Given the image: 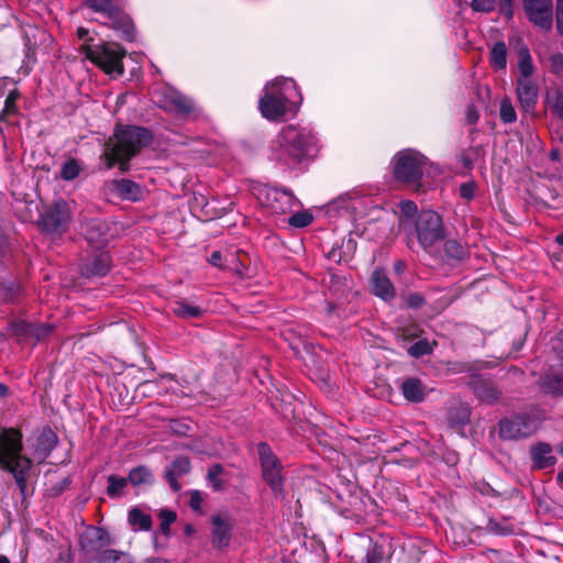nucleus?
Returning a JSON list of instances; mask_svg holds the SVG:
<instances>
[{
  "label": "nucleus",
  "instance_id": "9d476101",
  "mask_svg": "<svg viewBox=\"0 0 563 563\" xmlns=\"http://www.w3.org/2000/svg\"><path fill=\"white\" fill-rule=\"evenodd\" d=\"M541 417L538 413H520L499 422V435L505 440L528 438L541 427Z\"/></svg>",
  "mask_w": 563,
  "mask_h": 563
},
{
  "label": "nucleus",
  "instance_id": "f3484780",
  "mask_svg": "<svg viewBox=\"0 0 563 563\" xmlns=\"http://www.w3.org/2000/svg\"><path fill=\"white\" fill-rule=\"evenodd\" d=\"M470 386L477 399L482 402L495 405L503 398V391L490 379L474 377Z\"/></svg>",
  "mask_w": 563,
  "mask_h": 563
},
{
  "label": "nucleus",
  "instance_id": "5701e85b",
  "mask_svg": "<svg viewBox=\"0 0 563 563\" xmlns=\"http://www.w3.org/2000/svg\"><path fill=\"white\" fill-rule=\"evenodd\" d=\"M373 291L384 300L395 297V288L384 271L376 269L372 276Z\"/></svg>",
  "mask_w": 563,
  "mask_h": 563
},
{
  "label": "nucleus",
  "instance_id": "cd10ccee",
  "mask_svg": "<svg viewBox=\"0 0 563 563\" xmlns=\"http://www.w3.org/2000/svg\"><path fill=\"white\" fill-rule=\"evenodd\" d=\"M542 388L554 396H563V368L550 371L542 377Z\"/></svg>",
  "mask_w": 563,
  "mask_h": 563
},
{
  "label": "nucleus",
  "instance_id": "09e8293b",
  "mask_svg": "<svg viewBox=\"0 0 563 563\" xmlns=\"http://www.w3.org/2000/svg\"><path fill=\"white\" fill-rule=\"evenodd\" d=\"M172 471H175L180 476L187 474L190 471L189 459L186 456H179L175 459L173 462Z\"/></svg>",
  "mask_w": 563,
  "mask_h": 563
},
{
  "label": "nucleus",
  "instance_id": "f704fd0d",
  "mask_svg": "<svg viewBox=\"0 0 563 563\" xmlns=\"http://www.w3.org/2000/svg\"><path fill=\"white\" fill-rule=\"evenodd\" d=\"M444 254L449 260L462 262L467 257L468 252L459 241L450 239L444 243Z\"/></svg>",
  "mask_w": 563,
  "mask_h": 563
},
{
  "label": "nucleus",
  "instance_id": "69168bd1",
  "mask_svg": "<svg viewBox=\"0 0 563 563\" xmlns=\"http://www.w3.org/2000/svg\"><path fill=\"white\" fill-rule=\"evenodd\" d=\"M478 113L477 111L475 110L474 107H468L467 109V112H466V122L468 124H475L477 121H478Z\"/></svg>",
  "mask_w": 563,
  "mask_h": 563
},
{
  "label": "nucleus",
  "instance_id": "7ed1b4c3",
  "mask_svg": "<svg viewBox=\"0 0 563 563\" xmlns=\"http://www.w3.org/2000/svg\"><path fill=\"white\" fill-rule=\"evenodd\" d=\"M317 139L306 129L295 125L285 126L277 139V159L287 164H297L317 153Z\"/></svg>",
  "mask_w": 563,
  "mask_h": 563
},
{
  "label": "nucleus",
  "instance_id": "39448f33",
  "mask_svg": "<svg viewBox=\"0 0 563 563\" xmlns=\"http://www.w3.org/2000/svg\"><path fill=\"white\" fill-rule=\"evenodd\" d=\"M86 7L99 13L98 21L114 30L122 40L126 42L135 40V25L131 16L112 0H86Z\"/></svg>",
  "mask_w": 563,
  "mask_h": 563
},
{
  "label": "nucleus",
  "instance_id": "a878e982",
  "mask_svg": "<svg viewBox=\"0 0 563 563\" xmlns=\"http://www.w3.org/2000/svg\"><path fill=\"white\" fill-rule=\"evenodd\" d=\"M87 563H133V560L126 552L104 549L88 558Z\"/></svg>",
  "mask_w": 563,
  "mask_h": 563
},
{
  "label": "nucleus",
  "instance_id": "6e6d98bb",
  "mask_svg": "<svg viewBox=\"0 0 563 563\" xmlns=\"http://www.w3.org/2000/svg\"><path fill=\"white\" fill-rule=\"evenodd\" d=\"M179 476L180 475H178L175 471L172 470H168L165 473V479L168 482L174 492H178L180 489V485L178 483Z\"/></svg>",
  "mask_w": 563,
  "mask_h": 563
},
{
  "label": "nucleus",
  "instance_id": "774afa93",
  "mask_svg": "<svg viewBox=\"0 0 563 563\" xmlns=\"http://www.w3.org/2000/svg\"><path fill=\"white\" fill-rule=\"evenodd\" d=\"M142 563H167V560L161 556H151L144 559Z\"/></svg>",
  "mask_w": 563,
  "mask_h": 563
},
{
  "label": "nucleus",
  "instance_id": "e2e57ef3",
  "mask_svg": "<svg viewBox=\"0 0 563 563\" xmlns=\"http://www.w3.org/2000/svg\"><path fill=\"white\" fill-rule=\"evenodd\" d=\"M202 497L198 490H194L190 494V507L194 510H198L201 506Z\"/></svg>",
  "mask_w": 563,
  "mask_h": 563
},
{
  "label": "nucleus",
  "instance_id": "f257e3e1",
  "mask_svg": "<svg viewBox=\"0 0 563 563\" xmlns=\"http://www.w3.org/2000/svg\"><path fill=\"white\" fill-rule=\"evenodd\" d=\"M153 141L150 130L137 125H118L113 137L106 144L103 158L106 167L119 165L121 173L130 169V161Z\"/></svg>",
  "mask_w": 563,
  "mask_h": 563
},
{
  "label": "nucleus",
  "instance_id": "4d7b16f0",
  "mask_svg": "<svg viewBox=\"0 0 563 563\" xmlns=\"http://www.w3.org/2000/svg\"><path fill=\"white\" fill-rule=\"evenodd\" d=\"M11 16V11L5 0H0V24H5L9 22Z\"/></svg>",
  "mask_w": 563,
  "mask_h": 563
},
{
  "label": "nucleus",
  "instance_id": "79ce46f5",
  "mask_svg": "<svg viewBox=\"0 0 563 563\" xmlns=\"http://www.w3.org/2000/svg\"><path fill=\"white\" fill-rule=\"evenodd\" d=\"M500 119L504 123H512L517 120L516 110L508 98L500 101Z\"/></svg>",
  "mask_w": 563,
  "mask_h": 563
},
{
  "label": "nucleus",
  "instance_id": "0e129e2a",
  "mask_svg": "<svg viewBox=\"0 0 563 563\" xmlns=\"http://www.w3.org/2000/svg\"><path fill=\"white\" fill-rule=\"evenodd\" d=\"M499 8L508 18L512 16V0H498Z\"/></svg>",
  "mask_w": 563,
  "mask_h": 563
},
{
  "label": "nucleus",
  "instance_id": "338daca9",
  "mask_svg": "<svg viewBox=\"0 0 563 563\" xmlns=\"http://www.w3.org/2000/svg\"><path fill=\"white\" fill-rule=\"evenodd\" d=\"M554 350L556 351L559 357L563 361V333L560 334L559 338L556 339Z\"/></svg>",
  "mask_w": 563,
  "mask_h": 563
},
{
  "label": "nucleus",
  "instance_id": "c03bdc74",
  "mask_svg": "<svg viewBox=\"0 0 563 563\" xmlns=\"http://www.w3.org/2000/svg\"><path fill=\"white\" fill-rule=\"evenodd\" d=\"M400 211L402 216L407 220H413L416 216L418 217V208L417 205L411 200H402L399 203Z\"/></svg>",
  "mask_w": 563,
  "mask_h": 563
},
{
  "label": "nucleus",
  "instance_id": "a18cd8bd",
  "mask_svg": "<svg viewBox=\"0 0 563 563\" xmlns=\"http://www.w3.org/2000/svg\"><path fill=\"white\" fill-rule=\"evenodd\" d=\"M549 67L551 73L563 77V54L556 53L551 55L549 58Z\"/></svg>",
  "mask_w": 563,
  "mask_h": 563
},
{
  "label": "nucleus",
  "instance_id": "2f4dec72",
  "mask_svg": "<svg viewBox=\"0 0 563 563\" xmlns=\"http://www.w3.org/2000/svg\"><path fill=\"white\" fill-rule=\"evenodd\" d=\"M517 56L521 78H529L533 74L534 66L528 46L520 44L517 48Z\"/></svg>",
  "mask_w": 563,
  "mask_h": 563
},
{
  "label": "nucleus",
  "instance_id": "20e7f679",
  "mask_svg": "<svg viewBox=\"0 0 563 563\" xmlns=\"http://www.w3.org/2000/svg\"><path fill=\"white\" fill-rule=\"evenodd\" d=\"M428 163V158L420 152L412 148L402 150L391 159L394 177L407 187L423 191L421 179Z\"/></svg>",
  "mask_w": 563,
  "mask_h": 563
},
{
  "label": "nucleus",
  "instance_id": "052dcab7",
  "mask_svg": "<svg viewBox=\"0 0 563 563\" xmlns=\"http://www.w3.org/2000/svg\"><path fill=\"white\" fill-rule=\"evenodd\" d=\"M408 306L419 308L423 305V298L419 294H410L407 298Z\"/></svg>",
  "mask_w": 563,
  "mask_h": 563
},
{
  "label": "nucleus",
  "instance_id": "680f3d73",
  "mask_svg": "<svg viewBox=\"0 0 563 563\" xmlns=\"http://www.w3.org/2000/svg\"><path fill=\"white\" fill-rule=\"evenodd\" d=\"M208 262L216 267L223 268L222 254L219 251H213L210 254Z\"/></svg>",
  "mask_w": 563,
  "mask_h": 563
},
{
  "label": "nucleus",
  "instance_id": "473e14b6",
  "mask_svg": "<svg viewBox=\"0 0 563 563\" xmlns=\"http://www.w3.org/2000/svg\"><path fill=\"white\" fill-rule=\"evenodd\" d=\"M128 478L133 486L152 485L154 483V475L145 465H139L132 468L129 472Z\"/></svg>",
  "mask_w": 563,
  "mask_h": 563
},
{
  "label": "nucleus",
  "instance_id": "a19ab883",
  "mask_svg": "<svg viewBox=\"0 0 563 563\" xmlns=\"http://www.w3.org/2000/svg\"><path fill=\"white\" fill-rule=\"evenodd\" d=\"M161 520V531L163 534L168 536L170 532V525L176 521V512L169 509H162L158 514Z\"/></svg>",
  "mask_w": 563,
  "mask_h": 563
},
{
  "label": "nucleus",
  "instance_id": "6e6552de",
  "mask_svg": "<svg viewBox=\"0 0 563 563\" xmlns=\"http://www.w3.org/2000/svg\"><path fill=\"white\" fill-rule=\"evenodd\" d=\"M415 230L420 245L428 250L445 236L442 218L433 210H422L415 221Z\"/></svg>",
  "mask_w": 563,
  "mask_h": 563
},
{
  "label": "nucleus",
  "instance_id": "c85d7f7f",
  "mask_svg": "<svg viewBox=\"0 0 563 563\" xmlns=\"http://www.w3.org/2000/svg\"><path fill=\"white\" fill-rule=\"evenodd\" d=\"M128 521L134 531H150L152 528V517L137 507L130 509Z\"/></svg>",
  "mask_w": 563,
  "mask_h": 563
},
{
  "label": "nucleus",
  "instance_id": "72a5a7b5",
  "mask_svg": "<svg viewBox=\"0 0 563 563\" xmlns=\"http://www.w3.org/2000/svg\"><path fill=\"white\" fill-rule=\"evenodd\" d=\"M23 297V289L13 282H0V302H18Z\"/></svg>",
  "mask_w": 563,
  "mask_h": 563
},
{
  "label": "nucleus",
  "instance_id": "423d86ee",
  "mask_svg": "<svg viewBox=\"0 0 563 563\" xmlns=\"http://www.w3.org/2000/svg\"><path fill=\"white\" fill-rule=\"evenodd\" d=\"M81 52L86 58L97 65L107 75L113 78L124 74L123 58L126 55L125 48L115 42H104L98 45L82 44Z\"/></svg>",
  "mask_w": 563,
  "mask_h": 563
},
{
  "label": "nucleus",
  "instance_id": "e433bc0d",
  "mask_svg": "<svg viewBox=\"0 0 563 563\" xmlns=\"http://www.w3.org/2000/svg\"><path fill=\"white\" fill-rule=\"evenodd\" d=\"M20 96L21 95L18 89L10 90L5 98L4 107L0 112L1 121H8L11 115H14L19 112L16 101L20 99Z\"/></svg>",
  "mask_w": 563,
  "mask_h": 563
},
{
  "label": "nucleus",
  "instance_id": "f03ea898",
  "mask_svg": "<svg viewBox=\"0 0 563 563\" xmlns=\"http://www.w3.org/2000/svg\"><path fill=\"white\" fill-rule=\"evenodd\" d=\"M23 435L15 428H3L0 431V470L11 473L24 493L32 461L23 454Z\"/></svg>",
  "mask_w": 563,
  "mask_h": 563
},
{
  "label": "nucleus",
  "instance_id": "b1692460",
  "mask_svg": "<svg viewBox=\"0 0 563 563\" xmlns=\"http://www.w3.org/2000/svg\"><path fill=\"white\" fill-rule=\"evenodd\" d=\"M400 389L404 397L411 402H421L426 397V387L421 380L416 377L404 379Z\"/></svg>",
  "mask_w": 563,
  "mask_h": 563
},
{
  "label": "nucleus",
  "instance_id": "c9c22d12",
  "mask_svg": "<svg viewBox=\"0 0 563 563\" xmlns=\"http://www.w3.org/2000/svg\"><path fill=\"white\" fill-rule=\"evenodd\" d=\"M490 65L495 69H505L507 65V47L504 42H497L490 49Z\"/></svg>",
  "mask_w": 563,
  "mask_h": 563
},
{
  "label": "nucleus",
  "instance_id": "4be33fe9",
  "mask_svg": "<svg viewBox=\"0 0 563 563\" xmlns=\"http://www.w3.org/2000/svg\"><path fill=\"white\" fill-rule=\"evenodd\" d=\"M519 103L525 111H531L538 100V88L530 78H519L517 81Z\"/></svg>",
  "mask_w": 563,
  "mask_h": 563
},
{
  "label": "nucleus",
  "instance_id": "a211bd4d",
  "mask_svg": "<svg viewBox=\"0 0 563 563\" xmlns=\"http://www.w3.org/2000/svg\"><path fill=\"white\" fill-rule=\"evenodd\" d=\"M110 269V256L107 252L91 254L80 264V273L85 277L104 276Z\"/></svg>",
  "mask_w": 563,
  "mask_h": 563
},
{
  "label": "nucleus",
  "instance_id": "603ef678",
  "mask_svg": "<svg viewBox=\"0 0 563 563\" xmlns=\"http://www.w3.org/2000/svg\"><path fill=\"white\" fill-rule=\"evenodd\" d=\"M21 329L24 330L25 333H30L36 336L38 341L44 334L48 333L52 330L51 325H45L42 328L34 327L33 324H22Z\"/></svg>",
  "mask_w": 563,
  "mask_h": 563
},
{
  "label": "nucleus",
  "instance_id": "c756f323",
  "mask_svg": "<svg viewBox=\"0 0 563 563\" xmlns=\"http://www.w3.org/2000/svg\"><path fill=\"white\" fill-rule=\"evenodd\" d=\"M173 313L181 319H197L203 313V309L189 303L188 301L180 299L176 300L172 307Z\"/></svg>",
  "mask_w": 563,
  "mask_h": 563
},
{
  "label": "nucleus",
  "instance_id": "4c0bfd02",
  "mask_svg": "<svg viewBox=\"0 0 563 563\" xmlns=\"http://www.w3.org/2000/svg\"><path fill=\"white\" fill-rule=\"evenodd\" d=\"M129 478L120 477L117 475L108 476L107 494L111 498H118L123 494V489L126 487Z\"/></svg>",
  "mask_w": 563,
  "mask_h": 563
},
{
  "label": "nucleus",
  "instance_id": "aec40b11",
  "mask_svg": "<svg viewBox=\"0 0 563 563\" xmlns=\"http://www.w3.org/2000/svg\"><path fill=\"white\" fill-rule=\"evenodd\" d=\"M553 449L551 444L545 442H538L530 448V457L532 467L543 470L552 467L556 464V457L552 454Z\"/></svg>",
  "mask_w": 563,
  "mask_h": 563
},
{
  "label": "nucleus",
  "instance_id": "4468645a",
  "mask_svg": "<svg viewBox=\"0 0 563 563\" xmlns=\"http://www.w3.org/2000/svg\"><path fill=\"white\" fill-rule=\"evenodd\" d=\"M523 9L529 21L534 25L547 31L552 27V0H523Z\"/></svg>",
  "mask_w": 563,
  "mask_h": 563
},
{
  "label": "nucleus",
  "instance_id": "6ab92c4d",
  "mask_svg": "<svg viewBox=\"0 0 563 563\" xmlns=\"http://www.w3.org/2000/svg\"><path fill=\"white\" fill-rule=\"evenodd\" d=\"M258 108L262 115L269 121L282 120L289 110V107L277 99L274 93L265 91L260 98Z\"/></svg>",
  "mask_w": 563,
  "mask_h": 563
},
{
  "label": "nucleus",
  "instance_id": "1a4fd4ad",
  "mask_svg": "<svg viewBox=\"0 0 563 563\" xmlns=\"http://www.w3.org/2000/svg\"><path fill=\"white\" fill-rule=\"evenodd\" d=\"M257 453L262 467V477L276 497H284V477L282 463L265 442L257 444Z\"/></svg>",
  "mask_w": 563,
  "mask_h": 563
},
{
  "label": "nucleus",
  "instance_id": "3c124183",
  "mask_svg": "<svg viewBox=\"0 0 563 563\" xmlns=\"http://www.w3.org/2000/svg\"><path fill=\"white\" fill-rule=\"evenodd\" d=\"M475 181L463 183L459 188L460 196L467 201L472 200L475 196Z\"/></svg>",
  "mask_w": 563,
  "mask_h": 563
},
{
  "label": "nucleus",
  "instance_id": "412c9836",
  "mask_svg": "<svg viewBox=\"0 0 563 563\" xmlns=\"http://www.w3.org/2000/svg\"><path fill=\"white\" fill-rule=\"evenodd\" d=\"M267 203L275 213H287L296 205L295 196L287 189H273L267 194Z\"/></svg>",
  "mask_w": 563,
  "mask_h": 563
},
{
  "label": "nucleus",
  "instance_id": "0eeeda50",
  "mask_svg": "<svg viewBox=\"0 0 563 563\" xmlns=\"http://www.w3.org/2000/svg\"><path fill=\"white\" fill-rule=\"evenodd\" d=\"M157 103L165 112L179 119L189 120L198 115L196 102L172 86H165L155 92Z\"/></svg>",
  "mask_w": 563,
  "mask_h": 563
},
{
  "label": "nucleus",
  "instance_id": "393cba45",
  "mask_svg": "<svg viewBox=\"0 0 563 563\" xmlns=\"http://www.w3.org/2000/svg\"><path fill=\"white\" fill-rule=\"evenodd\" d=\"M112 186L118 195L123 199L137 201L143 197L142 187L130 179L113 180Z\"/></svg>",
  "mask_w": 563,
  "mask_h": 563
},
{
  "label": "nucleus",
  "instance_id": "de8ad7c7",
  "mask_svg": "<svg viewBox=\"0 0 563 563\" xmlns=\"http://www.w3.org/2000/svg\"><path fill=\"white\" fill-rule=\"evenodd\" d=\"M496 7V0H473L471 8L476 12H492Z\"/></svg>",
  "mask_w": 563,
  "mask_h": 563
},
{
  "label": "nucleus",
  "instance_id": "2eb2a0df",
  "mask_svg": "<svg viewBox=\"0 0 563 563\" xmlns=\"http://www.w3.org/2000/svg\"><path fill=\"white\" fill-rule=\"evenodd\" d=\"M265 92L274 93L284 104L289 107L301 102V96L298 91L296 82L290 78H277L273 82L266 85Z\"/></svg>",
  "mask_w": 563,
  "mask_h": 563
},
{
  "label": "nucleus",
  "instance_id": "13d9d810",
  "mask_svg": "<svg viewBox=\"0 0 563 563\" xmlns=\"http://www.w3.org/2000/svg\"><path fill=\"white\" fill-rule=\"evenodd\" d=\"M556 26L563 34V0H556Z\"/></svg>",
  "mask_w": 563,
  "mask_h": 563
},
{
  "label": "nucleus",
  "instance_id": "ea45409f",
  "mask_svg": "<svg viewBox=\"0 0 563 563\" xmlns=\"http://www.w3.org/2000/svg\"><path fill=\"white\" fill-rule=\"evenodd\" d=\"M81 170L80 165L74 158L66 161L60 170V177L65 180H73L78 177Z\"/></svg>",
  "mask_w": 563,
  "mask_h": 563
},
{
  "label": "nucleus",
  "instance_id": "49530a36",
  "mask_svg": "<svg viewBox=\"0 0 563 563\" xmlns=\"http://www.w3.org/2000/svg\"><path fill=\"white\" fill-rule=\"evenodd\" d=\"M430 352L431 347L426 341L416 342L408 349V353L413 357H420L422 355L429 354Z\"/></svg>",
  "mask_w": 563,
  "mask_h": 563
},
{
  "label": "nucleus",
  "instance_id": "37998d69",
  "mask_svg": "<svg viewBox=\"0 0 563 563\" xmlns=\"http://www.w3.org/2000/svg\"><path fill=\"white\" fill-rule=\"evenodd\" d=\"M312 221H313V217L311 216V213H309L307 211H300V212L294 213L289 218L288 223L295 228H305V227H308Z\"/></svg>",
  "mask_w": 563,
  "mask_h": 563
},
{
  "label": "nucleus",
  "instance_id": "f8f14e48",
  "mask_svg": "<svg viewBox=\"0 0 563 563\" xmlns=\"http://www.w3.org/2000/svg\"><path fill=\"white\" fill-rule=\"evenodd\" d=\"M210 542L213 549L223 552L232 541L235 520L229 514H214L210 518Z\"/></svg>",
  "mask_w": 563,
  "mask_h": 563
},
{
  "label": "nucleus",
  "instance_id": "8fccbe9b",
  "mask_svg": "<svg viewBox=\"0 0 563 563\" xmlns=\"http://www.w3.org/2000/svg\"><path fill=\"white\" fill-rule=\"evenodd\" d=\"M71 484V478L69 476L64 477L62 481L55 483L49 488V496L56 497L59 496L65 489H67Z\"/></svg>",
  "mask_w": 563,
  "mask_h": 563
},
{
  "label": "nucleus",
  "instance_id": "864d4df0",
  "mask_svg": "<svg viewBox=\"0 0 563 563\" xmlns=\"http://www.w3.org/2000/svg\"><path fill=\"white\" fill-rule=\"evenodd\" d=\"M487 530L492 533H495V534H500V536H507V534H510L512 532V529L508 526H503L501 523L495 521V520H489L488 523H487Z\"/></svg>",
  "mask_w": 563,
  "mask_h": 563
},
{
  "label": "nucleus",
  "instance_id": "7c9ffc66",
  "mask_svg": "<svg viewBox=\"0 0 563 563\" xmlns=\"http://www.w3.org/2000/svg\"><path fill=\"white\" fill-rule=\"evenodd\" d=\"M58 442L56 433L48 427L44 428L37 438L36 451L42 455H48Z\"/></svg>",
  "mask_w": 563,
  "mask_h": 563
},
{
  "label": "nucleus",
  "instance_id": "58836bf2",
  "mask_svg": "<svg viewBox=\"0 0 563 563\" xmlns=\"http://www.w3.org/2000/svg\"><path fill=\"white\" fill-rule=\"evenodd\" d=\"M222 473L223 467L221 464H213L208 471L207 478L216 492H219L223 488V481L221 478Z\"/></svg>",
  "mask_w": 563,
  "mask_h": 563
},
{
  "label": "nucleus",
  "instance_id": "5fc2aeb1",
  "mask_svg": "<svg viewBox=\"0 0 563 563\" xmlns=\"http://www.w3.org/2000/svg\"><path fill=\"white\" fill-rule=\"evenodd\" d=\"M384 561V551L382 547H373L366 553V563H383Z\"/></svg>",
  "mask_w": 563,
  "mask_h": 563
},
{
  "label": "nucleus",
  "instance_id": "9b49d317",
  "mask_svg": "<svg viewBox=\"0 0 563 563\" xmlns=\"http://www.w3.org/2000/svg\"><path fill=\"white\" fill-rule=\"evenodd\" d=\"M70 209L65 200H57L41 214L38 225L42 231L52 234L64 233L70 223Z\"/></svg>",
  "mask_w": 563,
  "mask_h": 563
},
{
  "label": "nucleus",
  "instance_id": "bf43d9fd",
  "mask_svg": "<svg viewBox=\"0 0 563 563\" xmlns=\"http://www.w3.org/2000/svg\"><path fill=\"white\" fill-rule=\"evenodd\" d=\"M553 110L554 112L563 119V93H556L553 100Z\"/></svg>",
  "mask_w": 563,
  "mask_h": 563
},
{
  "label": "nucleus",
  "instance_id": "dca6fc26",
  "mask_svg": "<svg viewBox=\"0 0 563 563\" xmlns=\"http://www.w3.org/2000/svg\"><path fill=\"white\" fill-rule=\"evenodd\" d=\"M81 232L89 244L100 249L104 246L110 238V228L106 220L91 219L81 224Z\"/></svg>",
  "mask_w": 563,
  "mask_h": 563
},
{
  "label": "nucleus",
  "instance_id": "bb28decb",
  "mask_svg": "<svg viewBox=\"0 0 563 563\" xmlns=\"http://www.w3.org/2000/svg\"><path fill=\"white\" fill-rule=\"evenodd\" d=\"M471 419V408L467 404L459 402L449 409L448 421L454 429L464 428Z\"/></svg>",
  "mask_w": 563,
  "mask_h": 563
},
{
  "label": "nucleus",
  "instance_id": "ddd939ff",
  "mask_svg": "<svg viewBox=\"0 0 563 563\" xmlns=\"http://www.w3.org/2000/svg\"><path fill=\"white\" fill-rule=\"evenodd\" d=\"M113 543L110 533L101 528L89 526L80 536L79 544L84 554V561L87 563L88 558L101 552L108 545Z\"/></svg>",
  "mask_w": 563,
  "mask_h": 563
}]
</instances>
